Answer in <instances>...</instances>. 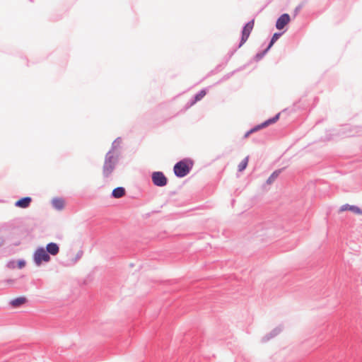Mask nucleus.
<instances>
[{
  "label": "nucleus",
  "mask_w": 362,
  "mask_h": 362,
  "mask_svg": "<svg viewBox=\"0 0 362 362\" xmlns=\"http://www.w3.org/2000/svg\"><path fill=\"white\" fill-rule=\"evenodd\" d=\"M279 116H280V113H278L272 119H269L267 120L266 122H264V123L255 127L254 128L250 129L249 132L245 133L244 137L245 138H247L250 134H252V133H253V132H256L257 130H259L260 129H262V128H264L265 127H267L268 125H269L271 124L275 123L279 119Z\"/></svg>",
  "instance_id": "4"
},
{
  "label": "nucleus",
  "mask_w": 362,
  "mask_h": 362,
  "mask_svg": "<svg viewBox=\"0 0 362 362\" xmlns=\"http://www.w3.org/2000/svg\"><path fill=\"white\" fill-rule=\"evenodd\" d=\"M46 251L47 253L52 255H56L59 251V246L54 243H49L46 247Z\"/></svg>",
  "instance_id": "10"
},
{
  "label": "nucleus",
  "mask_w": 362,
  "mask_h": 362,
  "mask_svg": "<svg viewBox=\"0 0 362 362\" xmlns=\"http://www.w3.org/2000/svg\"><path fill=\"white\" fill-rule=\"evenodd\" d=\"M278 172H274L267 180V184H272L274 181V180L278 177Z\"/></svg>",
  "instance_id": "16"
},
{
  "label": "nucleus",
  "mask_w": 362,
  "mask_h": 362,
  "mask_svg": "<svg viewBox=\"0 0 362 362\" xmlns=\"http://www.w3.org/2000/svg\"><path fill=\"white\" fill-rule=\"evenodd\" d=\"M345 211H350L356 214L362 215V210L356 206L349 205L348 204H344L340 207L339 212L341 213Z\"/></svg>",
  "instance_id": "8"
},
{
  "label": "nucleus",
  "mask_w": 362,
  "mask_h": 362,
  "mask_svg": "<svg viewBox=\"0 0 362 362\" xmlns=\"http://www.w3.org/2000/svg\"><path fill=\"white\" fill-rule=\"evenodd\" d=\"M31 198L29 197L21 198L15 203V206L19 208H27L31 203Z\"/></svg>",
  "instance_id": "9"
},
{
  "label": "nucleus",
  "mask_w": 362,
  "mask_h": 362,
  "mask_svg": "<svg viewBox=\"0 0 362 362\" xmlns=\"http://www.w3.org/2000/svg\"><path fill=\"white\" fill-rule=\"evenodd\" d=\"M112 194L115 198H121L125 194V189L124 187H119L114 189Z\"/></svg>",
  "instance_id": "12"
},
{
  "label": "nucleus",
  "mask_w": 362,
  "mask_h": 362,
  "mask_svg": "<svg viewBox=\"0 0 362 362\" xmlns=\"http://www.w3.org/2000/svg\"><path fill=\"white\" fill-rule=\"evenodd\" d=\"M190 168L189 163L187 160H181L174 166V173L177 177H182L189 173Z\"/></svg>",
  "instance_id": "1"
},
{
  "label": "nucleus",
  "mask_w": 362,
  "mask_h": 362,
  "mask_svg": "<svg viewBox=\"0 0 362 362\" xmlns=\"http://www.w3.org/2000/svg\"><path fill=\"white\" fill-rule=\"evenodd\" d=\"M254 24L255 21L252 20L245 25L242 33V39L241 42L240 44V47L242 46L247 40L250 34L253 29Z\"/></svg>",
  "instance_id": "6"
},
{
  "label": "nucleus",
  "mask_w": 362,
  "mask_h": 362,
  "mask_svg": "<svg viewBox=\"0 0 362 362\" xmlns=\"http://www.w3.org/2000/svg\"><path fill=\"white\" fill-rule=\"evenodd\" d=\"M290 22V16L287 13L281 15L277 20L276 27L279 30L283 29Z\"/></svg>",
  "instance_id": "7"
},
{
  "label": "nucleus",
  "mask_w": 362,
  "mask_h": 362,
  "mask_svg": "<svg viewBox=\"0 0 362 362\" xmlns=\"http://www.w3.org/2000/svg\"><path fill=\"white\" fill-rule=\"evenodd\" d=\"M248 161H249V158L248 156L245 157L240 163V164L238 165V170L240 172H242L243 170H244L247 164H248Z\"/></svg>",
  "instance_id": "14"
},
{
  "label": "nucleus",
  "mask_w": 362,
  "mask_h": 362,
  "mask_svg": "<svg viewBox=\"0 0 362 362\" xmlns=\"http://www.w3.org/2000/svg\"><path fill=\"white\" fill-rule=\"evenodd\" d=\"M49 259L50 257L49 254L43 247H40L35 252L34 261L37 265H40L42 262H49Z\"/></svg>",
  "instance_id": "3"
},
{
  "label": "nucleus",
  "mask_w": 362,
  "mask_h": 362,
  "mask_svg": "<svg viewBox=\"0 0 362 362\" xmlns=\"http://www.w3.org/2000/svg\"><path fill=\"white\" fill-rule=\"evenodd\" d=\"M279 36H280V34H279V33H274V35H273V37H272V38L271 40V42H270L269 45L267 49H269L273 45V44L278 40Z\"/></svg>",
  "instance_id": "17"
},
{
  "label": "nucleus",
  "mask_w": 362,
  "mask_h": 362,
  "mask_svg": "<svg viewBox=\"0 0 362 362\" xmlns=\"http://www.w3.org/2000/svg\"><path fill=\"white\" fill-rule=\"evenodd\" d=\"M24 266H25V262H23V261H19L18 262V267H19V268H22Z\"/></svg>",
  "instance_id": "18"
},
{
  "label": "nucleus",
  "mask_w": 362,
  "mask_h": 362,
  "mask_svg": "<svg viewBox=\"0 0 362 362\" xmlns=\"http://www.w3.org/2000/svg\"><path fill=\"white\" fill-rule=\"evenodd\" d=\"M116 163L117 159L113 156H108L106 157L103 169V174L105 177H108L112 174L115 169Z\"/></svg>",
  "instance_id": "2"
},
{
  "label": "nucleus",
  "mask_w": 362,
  "mask_h": 362,
  "mask_svg": "<svg viewBox=\"0 0 362 362\" xmlns=\"http://www.w3.org/2000/svg\"><path fill=\"white\" fill-rule=\"evenodd\" d=\"M52 204L54 208L57 209H62L64 207V201L61 199H54L52 201Z\"/></svg>",
  "instance_id": "13"
},
{
  "label": "nucleus",
  "mask_w": 362,
  "mask_h": 362,
  "mask_svg": "<svg viewBox=\"0 0 362 362\" xmlns=\"http://www.w3.org/2000/svg\"><path fill=\"white\" fill-rule=\"evenodd\" d=\"M26 298L25 297H18L11 301V305L14 307H18L26 303Z\"/></svg>",
  "instance_id": "11"
},
{
  "label": "nucleus",
  "mask_w": 362,
  "mask_h": 362,
  "mask_svg": "<svg viewBox=\"0 0 362 362\" xmlns=\"http://www.w3.org/2000/svg\"><path fill=\"white\" fill-rule=\"evenodd\" d=\"M206 94V90H202L198 94L196 95L194 98V100L192 102V105L194 104L196 102L202 100Z\"/></svg>",
  "instance_id": "15"
},
{
  "label": "nucleus",
  "mask_w": 362,
  "mask_h": 362,
  "mask_svg": "<svg viewBox=\"0 0 362 362\" xmlns=\"http://www.w3.org/2000/svg\"><path fill=\"white\" fill-rule=\"evenodd\" d=\"M153 184L158 187H163L167 184V178L161 172H154L152 174Z\"/></svg>",
  "instance_id": "5"
}]
</instances>
